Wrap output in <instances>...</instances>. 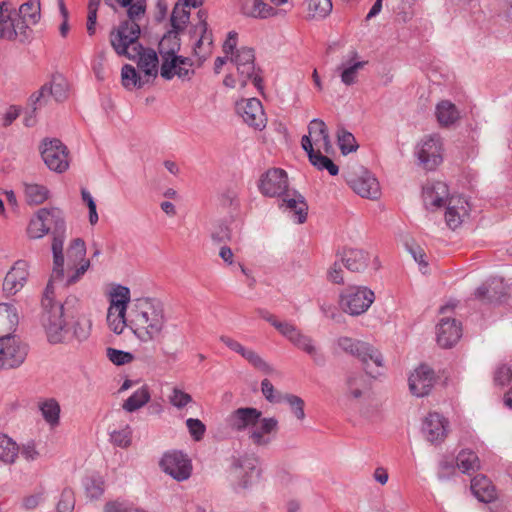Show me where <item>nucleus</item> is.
<instances>
[{"label": "nucleus", "instance_id": "obj_53", "mask_svg": "<svg viewBox=\"0 0 512 512\" xmlns=\"http://www.w3.org/2000/svg\"><path fill=\"white\" fill-rule=\"evenodd\" d=\"M189 15V12L185 10L184 5L180 6V4H176L170 17L172 29L177 32L184 30V27L189 20Z\"/></svg>", "mask_w": 512, "mask_h": 512}, {"label": "nucleus", "instance_id": "obj_4", "mask_svg": "<svg viewBox=\"0 0 512 512\" xmlns=\"http://www.w3.org/2000/svg\"><path fill=\"white\" fill-rule=\"evenodd\" d=\"M38 216H43L44 226L47 227L48 234L52 235V254H53V279H63L64 277V255L63 245L66 238V223L64 213L56 207L41 208L37 211Z\"/></svg>", "mask_w": 512, "mask_h": 512}, {"label": "nucleus", "instance_id": "obj_30", "mask_svg": "<svg viewBox=\"0 0 512 512\" xmlns=\"http://www.w3.org/2000/svg\"><path fill=\"white\" fill-rule=\"evenodd\" d=\"M449 190L446 183L437 181L423 189V201L427 208H439L449 199Z\"/></svg>", "mask_w": 512, "mask_h": 512}, {"label": "nucleus", "instance_id": "obj_34", "mask_svg": "<svg viewBox=\"0 0 512 512\" xmlns=\"http://www.w3.org/2000/svg\"><path fill=\"white\" fill-rule=\"evenodd\" d=\"M357 57L358 53L352 51L350 58L343 61L337 68V70L341 71L340 78L346 86H351L357 82L358 71L367 64L366 61H356Z\"/></svg>", "mask_w": 512, "mask_h": 512}, {"label": "nucleus", "instance_id": "obj_14", "mask_svg": "<svg viewBox=\"0 0 512 512\" xmlns=\"http://www.w3.org/2000/svg\"><path fill=\"white\" fill-rule=\"evenodd\" d=\"M67 91V80L62 75H54L50 83L44 84L36 93L31 95L30 102L33 112L45 105L50 96L58 102L63 101L67 97Z\"/></svg>", "mask_w": 512, "mask_h": 512}, {"label": "nucleus", "instance_id": "obj_22", "mask_svg": "<svg viewBox=\"0 0 512 512\" xmlns=\"http://www.w3.org/2000/svg\"><path fill=\"white\" fill-rule=\"evenodd\" d=\"M448 420L437 412L429 413L423 421L422 433L432 444L441 443L448 434Z\"/></svg>", "mask_w": 512, "mask_h": 512}, {"label": "nucleus", "instance_id": "obj_47", "mask_svg": "<svg viewBox=\"0 0 512 512\" xmlns=\"http://www.w3.org/2000/svg\"><path fill=\"white\" fill-rule=\"evenodd\" d=\"M43 418L51 425L58 424L60 406L54 399H49L42 402L39 406Z\"/></svg>", "mask_w": 512, "mask_h": 512}, {"label": "nucleus", "instance_id": "obj_2", "mask_svg": "<svg viewBox=\"0 0 512 512\" xmlns=\"http://www.w3.org/2000/svg\"><path fill=\"white\" fill-rule=\"evenodd\" d=\"M62 280L53 279L52 272L41 299V322L51 344L70 340V328L64 318V304L55 300L54 281Z\"/></svg>", "mask_w": 512, "mask_h": 512}, {"label": "nucleus", "instance_id": "obj_48", "mask_svg": "<svg viewBox=\"0 0 512 512\" xmlns=\"http://www.w3.org/2000/svg\"><path fill=\"white\" fill-rule=\"evenodd\" d=\"M86 245L83 239L75 238L71 241L67 249V258L69 263H76L77 261H86Z\"/></svg>", "mask_w": 512, "mask_h": 512}, {"label": "nucleus", "instance_id": "obj_54", "mask_svg": "<svg viewBox=\"0 0 512 512\" xmlns=\"http://www.w3.org/2000/svg\"><path fill=\"white\" fill-rule=\"evenodd\" d=\"M240 355L256 369L266 374H271L273 372V368L255 351L244 348Z\"/></svg>", "mask_w": 512, "mask_h": 512}, {"label": "nucleus", "instance_id": "obj_42", "mask_svg": "<svg viewBox=\"0 0 512 512\" xmlns=\"http://www.w3.org/2000/svg\"><path fill=\"white\" fill-rule=\"evenodd\" d=\"M148 80H146L147 82ZM121 82L125 89L133 90L135 88H141L145 84L136 69L130 65L125 64L121 69Z\"/></svg>", "mask_w": 512, "mask_h": 512}, {"label": "nucleus", "instance_id": "obj_5", "mask_svg": "<svg viewBox=\"0 0 512 512\" xmlns=\"http://www.w3.org/2000/svg\"><path fill=\"white\" fill-rule=\"evenodd\" d=\"M337 345L345 353L358 358L371 377L381 374L379 369L383 367L382 354L369 343L343 336L337 339Z\"/></svg>", "mask_w": 512, "mask_h": 512}, {"label": "nucleus", "instance_id": "obj_61", "mask_svg": "<svg viewBox=\"0 0 512 512\" xmlns=\"http://www.w3.org/2000/svg\"><path fill=\"white\" fill-rule=\"evenodd\" d=\"M75 505L74 493L71 488H65L57 504L58 512H72Z\"/></svg>", "mask_w": 512, "mask_h": 512}, {"label": "nucleus", "instance_id": "obj_58", "mask_svg": "<svg viewBox=\"0 0 512 512\" xmlns=\"http://www.w3.org/2000/svg\"><path fill=\"white\" fill-rule=\"evenodd\" d=\"M131 438H132V431L129 426H126L125 428L113 431L110 434V440L111 442L121 448H126L131 444Z\"/></svg>", "mask_w": 512, "mask_h": 512}, {"label": "nucleus", "instance_id": "obj_60", "mask_svg": "<svg viewBox=\"0 0 512 512\" xmlns=\"http://www.w3.org/2000/svg\"><path fill=\"white\" fill-rule=\"evenodd\" d=\"M211 238L216 243L229 242L232 239L231 229L227 224L219 222L214 226L211 232Z\"/></svg>", "mask_w": 512, "mask_h": 512}, {"label": "nucleus", "instance_id": "obj_16", "mask_svg": "<svg viewBox=\"0 0 512 512\" xmlns=\"http://www.w3.org/2000/svg\"><path fill=\"white\" fill-rule=\"evenodd\" d=\"M160 466L166 474L179 482L187 480L192 473L191 460L180 451L165 453Z\"/></svg>", "mask_w": 512, "mask_h": 512}, {"label": "nucleus", "instance_id": "obj_26", "mask_svg": "<svg viewBox=\"0 0 512 512\" xmlns=\"http://www.w3.org/2000/svg\"><path fill=\"white\" fill-rule=\"evenodd\" d=\"M445 221L447 226L455 230L461 226L469 214V203L463 196H451L446 203Z\"/></svg>", "mask_w": 512, "mask_h": 512}, {"label": "nucleus", "instance_id": "obj_12", "mask_svg": "<svg viewBox=\"0 0 512 512\" xmlns=\"http://www.w3.org/2000/svg\"><path fill=\"white\" fill-rule=\"evenodd\" d=\"M26 346L11 333L0 334V368L14 369L26 359Z\"/></svg>", "mask_w": 512, "mask_h": 512}, {"label": "nucleus", "instance_id": "obj_51", "mask_svg": "<svg viewBox=\"0 0 512 512\" xmlns=\"http://www.w3.org/2000/svg\"><path fill=\"white\" fill-rule=\"evenodd\" d=\"M43 216H38V213L31 218L27 227V236L29 239H41L48 235L47 227L44 226Z\"/></svg>", "mask_w": 512, "mask_h": 512}, {"label": "nucleus", "instance_id": "obj_28", "mask_svg": "<svg viewBox=\"0 0 512 512\" xmlns=\"http://www.w3.org/2000/svg\"><path fill=\"white\" fill-rule=\"evenodd\" d=\"M28 265L24 260H18L6 274L3 281V290L9 295L19 292L28 278Z\"/></svg>", "mask_w": 512, "mask_h": 512}, {"label": "nucleus", "instance_id": "obj_56", "mask_svg": "<svg viewBox=\"0 0 512 512\" xmlns=\"http://www.w3.org/2000/svg\"><path fill=\"white\" fill-rule=\"evenodd\" d=\"M310 163L318 170H327L330 175L335 176L339 172L338 166L320 151L309 159Z\"/></svg>", "mask_w": 512, "mask_h": 512}, {"label": "nucleus", "instance_id": "obj_57", "mask_svg": "<svg viewBox=\"0 0 512 512\" xmlns=\"http://www.w3.org/2000/svg\"><path fill=\"white\" fill-rule=\"evenodd\" d=\"M106 356L113 364L117 366L129 364L134 359L133 354H131L130 352L118 350L111 347L106 349Z\"/></svg>", "mask_w": 512, "mask_h": 512}, {"label": "nucleus", "instance_id": "obj_27", "mask_svg": "<svg viewBox=\"0 0 512 512\" xmlns=\"http://www.w3.org/2000/svg\"><path fill=\"white\" fill-rule=\"evenodd\" d=\"M258 426L252 427L249 439L256 446H268L278 432V420L274 417H260Z\"/></svg>", "mask_w": 512, "mask_h": 512}, {"label": "nucleus", "instance_id": "obj_39", "mask_svg": "<svg viewBox=\"0 0 512 512\" xmlns=\"http://www.w3.org/2000/svg\"><path fill=\"white\" fill-rule=\"evenodd\" d=\"M456 465L462 473L470 475L480 469V460L471 450H462L456 458Z\"/></svg>", "mask_w": 512, "mask_h": 512}, {"label": "nucleus", "instance_id": "obj_55", "mask_svg": "<svg viewBox=\"0 0 512 512\" xmlns=\"http://www.w3.org/2000/svg\"><path fill=\"white\" fill-rule=\"evenodd\" d=\"M240 355L256 369L266 374H271L273 372V368L255 351L244 348Z\"/></svg>", "mask_w": 512, "mask_h": 512}, {"label": "nucleus", "instance_id": "obj_9", "mask_svg": "<svg viewBox=\"0 0 512 512\" xmlns=\"http://www.w3.org/2000/svg\"><path fill=\"white\" fill-rule=\"evenodd\" d=\"M130 302V290L124 286H118L111 295V303L108 308L107 321L110 329L121 334L129 322L126 319L127 304Z\"/></svg>", "mask_w": 512, "mask_h": 512}, {"label": "nucleus", "instance_id": "obj_17", "mask_svg": "<svg viewBox=\"0 0 512 512\" xmlns=\"http://www.w3.org/2000/svg\"><path fill=\"white\" fill-rule=\"evenodd\" d=\"M260 193L266 197H281L288 189V176L281 168H271L260 176Z\"/></svg>", "mask_w": 512, "mask_h": 512}, {"label": "nucleus", "instance_id": "obj_36", "mask_svg": "<svg viewBox=\"0 0 512 512\" xmlns=\"http://www.w3.org/2000/svg\"><path fill=\"white\" fill-rule=\"evenodd\" d=\"M308 132L310 136L314 138L316 145L322 142V148L325 153L329 154L333 151L328 128L323 120L318 118L313 119L308 125Z\"/></svg>", "mask_w": 512, "mask_h": 512}, {"label": "nucleus", "instance_id": "obj_18", "mask_svg": "<svg viewBox=\"0 0 512 512\" xmlns=\"http://www.w3.org/2000/svg\"><path fill=\"white\" fill-rule=\"evenodd\" d=\"M282 335L295 347L307 353L316 365H325L326 358L315 345L314 340L310 336L303 334L295 325L290 323Z\"/></svg>", "mask_w": 512, "mask_h": 512}, {"label": "nucleus", "instance_id": "obj_64", "mask_svg": "<svg viewBox=\"0 0 512 512\" xmlns=\"http://www.w3.org/2000/svg\"><path fill=\"white\" fill-rule=\"evenodd\" d=\"M186 426L195 441H200L204 437L206 427L201 420L189 418L186 420Z\"/></svg>", "mask_w": 512, "mask_h": 512}, {"label": "nucleus", "instance_id": "obj_15", "mask_svg": "<svg viewBox=\"0 0 512 512\" xmlns=\"http://www.w3.org/2000/svg\"><path fill=\"white\" fill-rule=\"evenodd\" d=\"M259 459L254 454H245L234 457L231 463V471L238 479V485L244 489L250 487L253 480L258 478L260 470L257 469Z\"/></svg>", "mask_w": 512, "mask_h": 512}, {"label": "nucleus", "instance_id": "obj_8", "mask_svg": "<svg viewBox=\"0 0 512 512\" xmlns=\"http://www.w3.org/2000/svg\"><path fill=\"white\" fill-rule=\"evenodd\" d=\"M415 155L425 170H435L443 161V142L440 135L424 136L415 148Z\"/></svg>", "mask_w": 512, "mask_h": 512}, {"label": "nucleus", "instance_id": "obj_49", "mask_svg": "<svg viewBox=\"0 0 512 512\" xmlns=\"http://www.w3.org/2000/svg\"><path fill=\"white\" fill-rule=\"evenodd\" d=\"M309 16L312 18H325L332 11L331 0H308Z\"/></svg>", "mask_w": 512, "mask_h": 512}, {"label": "nucleus", "instance_id": "obj_45", "mask_svg": "<svg viewBox=\"0 0 512 512\" xmlns=\"http://www.w3.org/2000/svg\"><path fill=\"white\" fill-rule=\"evenodd\" d=\"M25 196L29 204L39 205L49 197V190L39 184H26Z\"/></svg>", "mask_w": 512, "mask_h": 512}, {"label": "nucleus", "instance_id": "obj_52", "mask_svg": "<svg viewBox=\"0 0 512 512\" xmlns=\"http://www.w3.org/2000/svg\"><path fill=\"white\" fill-rule=\"evenodd\" d=\"M512 381V369L507 364H498L493 372V384L495 387L503 388Z\"/></svg>", "mask_w": 512, "mask_h": 512}, {"label": "nucleus", "instance_id": "obj_25", "mask_svg": "<svg viewBox=\"0 0 512 512\" xmlns=\"http://www.w3.org/2000/svg\"><path fill=\"white\" fill-rule=\"evenodd\" d=\"M261 416L262 412L256 408L241 407L227 417V424L232 430L242 432L258 425Z\"/></svg>", "mask_w": 512, "mask_h": 512}, {"label": "nucleus", "instance_id": "obj_40", "mask_svg": "<svg viewBox=\"0 0 512 512\" xmlns=\"http://www.w3.org/2000/svg\"><path fill=\"white\" fill-rule=\"evenodd\" d=\"M150 398L151 395L148 386L143 385L124 401L122 407L127 412H134L146 405Z\"/></svg>", "mask_w": 512, "mask_h": 512}, {"label": "nucleus", "instance_id": "obj_7", "mask_svg": "<svg viewBox=\"0 0 512 512\" xmlns=\"http://www.w3.org/2000/svg\"><path fill=\"white\" fill-rule=\"evenodd\" d=\"M180 38L179 32L175 30L168 31L160 40L158 45V51L162 58V64L160 68L161 76L166 80H171L173 78V73H171V68L174 67L175 62L178 60L189 64V58L178 56L177 53L180 50Z\"/></svg>", "mask_w": 512, "mask_h": 512}, {"label": "nucleus", "instance_id": "obj_20", "mask_svg": "<svg viewBox=\"0 0 512 512\" xmlns=\"http://www.w3.org/2000/svg\"><path fill=\"white\" fill-rule=\"evenodd\" d=\"M236 111L249 126L258 130L266 126L265 113L259 99L249 98L237 102Z\"/></svg>", "mask_w": 512, "mask_h": 512}, {"label": "nucleus", "instance_id": "obj_32", "mask_svg": "<svg viewBox=\"0 0 512 512\" xmlns=\"http://www.w3.org/2000/svg\"><path fill=\"white\" fill-rule=\"evenodd\" d=\"M238 8L241 14L255 19H266L274 16L276 11L263 0H238Z\"/></svg>", "mask_w": 512, "mask_h": 512}, {"label": "nucleus", "instance_id": "obj_37", "mask_svg": "<svg viewBox=\"0 0 512 512\" xmlns=\"http://www.w3.org/2000/svg\"><path fill=\"white\" fill-rule=\"evenodd\" d=\"M369 254L361 249H348L344 251L342 262L352 272L364 271L369 262Z\"/></svg>", "mask_w": 512, "mask_h": 512}, {"label": "nucleus", "instance_id": "obj_31", "mask_svg": "<svg viewBox=\"0 0 512 512\" xmlns=\"http://www.w3.org/2000/svg\"><path fill=\"white\" fill-rule=\"evenodd\" d=\"M282 197L280 207H285L295 215L296 222L302 224L307 219L308 205L305 198L296 191H287Z\"/></svg>", "mask_w": 512, "mask_h": 512}, {"label": "nucleus", "instance_id": "obj_44", "mask_svg": "<svg viewBox=\"0 0 512 512\" xmlns=\"http://www.w3.org/2000/svg\"><path fill=\"white\" fill-rule=\"evenodd\" d=\"M18 455V446L10 437L5 434L0 435V460L11 464Z\"/></svg>", "mask_w": 512, "mask_h": 512}, {"label": "nucleus", "instance_id": "obj_43", "mask_svg": "<svg viewBox=\"0 0 512 512\" xmlns=\"http://www.w3.org/2000/svg\"><path fill=\"white\" fill-rule=\"evenodd\" d=\"M198 16L200 19L199 24L196 26V29L201 32V37L196 42L194 46V52L196 55H201L202 46L207 43L208 49L205 51L206 54L210 53V46L212 45V35L211 32L208 31V24L206 22V18L204 17V12L199 11Z\"/></svg>", "mask_w": 512, "mask_h": 512}, {"label": "nucleus", "instance_id": "obj_3", "mask_svg": "<svg viewBox=\"0 0 512 512\" xmlns=\"http://www.w3.org/2000/svg\"><path fill=\"white\" fill-rule=\"evenodd\" d=\"M114 11L117 7L127 8L128 20L120 23L110 35V42L116 53H126L129 44L136 42L140 36V26L136 22L146 11L145 0H104Z\"/></svg>", "mask_w": 512, "mask_h": 512}, {"label": "nucleus", "instance_id": "obj_6", "mask_svg": "<svg viewBox=\"0 0 512 512\" xmlns=\"http://www.w3.org/2000/svg\"><path fill=\"white\" fill-rule=\"evenodd\" d=\"M29 28L25 21L16 17V10L11 2H0V39L14 41L19 39L24 43L29 39Z\"/></svg>", "mask_w": 512, "mask_h": 512}, {"label": "nucleus", "instance_id": "obj_41", "mask_svg": "<svg viewBox=\"0 0 512 512\" xmlns=\"http://www.w3.org/2000/svg\"><path fill=\"white\" fill-rule=\"evenodd\" d=\"M16 17L20 21H25L28 26L29 24H36L40 19V1L29 0L22 4L19 12H16Z\"/></svg>", "mask_w": 512, "mask_h": 512}, {"label": "nucleus", "instance_id": "obj_29", "mask_svg": "<svg viewBox=\"0 0 512 512\" xmlns=\"http://www.w3.org/2000/svg\"><path fill=\"white\" fill-rule=\"evenodd\" d=\"M462 336V328L455 319L442 318L437 325V342L443 348L455 345Z\"/></svg>", "mask_w": 512, "mask_h": 512}, {"label": "nucleus", "instance_id": "obj_35", "mask_svg": "<svg viewBox=\"0 0 512 512\" xmlns=\"http://www.w3.org/2000/svg\"><path fill=\"white\" fill-rule=\"evenodd\" d=\"M471 491L481 502L489 503L496 498L492 482L485 475H477L471 480Z\"/></svg>", "mask_w": 512, "mask_h": 512}, {"label": "nucleus", "instance_id": "obj_23", "mask_svg": "<svg viewBox=\"0 0 512 512\" xmlns=\"http://www.w3.org/2000/svg\"><path fill=\"white\" fill-rule=\"evenodd\" d=\"M434 371L427 365H420L408 379L409 389L416 397L428 395L434 385Z\"/></svg>", "mask_w": 512, "mask_h": 512}, {"label": "nucleus", "instance_id": "obj_24", "mask_svg": "<svg viewBox=\"0 0 512 512\" xmlns=\"http://www.w3.org/2000/svg\"><path fill=\"white\" fill-rule=\"evenodd\" d=\"M352 190L363 198L377 199L380 196V185L378 180L369 172L362 171L348 180Z\"/></svg>", "mask_w": 512, "mask_h": 512}, {"label": "nucleus", "instance_id": "obj_21", "mask_svg": "<svg viewBox=\"0 0 512 512\" xmlns=\"http://www.w3.org/2000/svg\"><path fill=\"white\" fill-rule=\"evenodd\" d=\"M475 298L488 304H499L506 300L508 287L500 278H492L475 290Z\"/></svg>", "mask_w": 512, "mask_h": 512}, {"label": "nucleus", "instance_id": "obj_11", "mask_svg": "<svg viewBox=\"0 0 512 512\" xmlns=\"http://www.w3.org/2000/svg\"><path fill=\"white\" fill-rule=\"evenodd\" d=\"M40 150L44 163L51 171L63 173L69 168L68 148L59 139H44Z\"/></svg>", "mask_w": 512, "mask_h": 512}, {"label": "nucleus", "instance_id": "obj_62", "mask_svg": "<svg viewBox=\"0 0 512 512\" xmlns=\"http://www.w3.org/2000/svg\"><path fill=\"white\" fill-rule=\"evenodd\" d=\"M283 399L290 405L297 419L303 420L305 418L304 401L299 396L286 394Z\"/></svg>", "mask_w": 512, "mask_h": 512}, {"label": "nucleus", "instance_id": "obj_63", "mask_svg": "<svg viewBox=\"0 0 512 512\" xmlns=\"http://www.w3.org/2000/svg\"><path fill=\"white\" fill-rule=\"evenodd\" d=\"M193 65L192 60L189 58V64L184 62L176 61L174 67L171 68V73H173V77L177 76L182 80H189L191 76L194 74V70L191 68Z\"/></svg>", "mask_w": 512, "mask_h": 512}, {"label": "nucleus", "instance_id": "obj_1", "mask_svg": "<svg viewBox=\"0 0 512 512\" xmlns=\"http://www.w3.org/2000/svg\"><path fill=\"white\" fill-rule=\"evenodd\" d=\"M128 322L129 328L141 343L161 344L168 322L164 303L152 297L135 299Z\"/></svg>", "mask_w": 512, "mask_h": 512}, {"label": "nucleus", "instance_id": "obj_13", "mask_svg": "<svg viewBox=\"0 0 512 512\" xmlns=\"http://www.w3.org/2000/svg\"><path fill=\"white\" fill-rule=\"evenodd\" d=\"M375 300L372 290L363 286L350 287L341 295V306L350 315L357 316L368 310Z\"/></svg>", "mask_w": 512, "mask_h": 512}, {"label": "nucleus", "instance_id": "obj_50", "mask_svg": "<svg viewBox=\"0 0 512 512\" xmlns=\"http://www.w3.org/2000/svg\"><path fill=\"white\" fill-rule=\"evenodd\" d=\"M220 205L229 212H236L240 207L239 193L234 188H228L219 196Z\"/></svg>", "mask_w": 512, "mask_h": 512}, {"label": "nucleus", "instance_id": "obj_59", "mask_svg": "<svg viewBox=\"0 0 512 512\" xmlns=\"http://www.w3.org/2000/svg\"><path fill=\"white\" fill-rule=\"evenodd\" d=\"M90 329L89 320L79 319L74 323L72 332L70 331V339L74 337L78 341L86 340L90 335Z\"/></svg>", "mask_w": 512, "mask_h": 512}, {"label": "nucleus", "instance_id": "obj_10", "mask_svg": "<svg viewBox=\"0 0 512 512\" xmlns=\"http://www.w3.org/2000/svg\"><path fill=\"white\" fill-rule=\"evenodd\" d=\"M231 61L236 65L240 76L241 87L244 88L249 80H252L254 86L261 93L263 92V79L255 71L254 50L249 47H241L236 54L231 57Z\"/></svg>", "mask_w": 512, "mask_h": 512}, {"label": "nucleus", "instance_id": "obj_46", "mask_svg": "<svg viewBox=\"0 0 512 512\" xmlns=\"http://www.w3.org/2000/svg\"><path fill=\"white\" fill-rule=\"evenodd\" d=\"M337 141L341 153L347 155L351 152H355L358 149V144L352 133L344 128H339L337 131Z\"/></svg>", "mask_w": 512, "mask_h": 512}, {"label": "nucleus", "instance_id": "obj_38", "mask_svg": "<svg viewBox=\"0 0 512 512\" xmlns=\"http://www.w3.org/2000/svg\"><path fill=\"white\" fill-rule=\"evenodd\" d=\"M436 117L441 126H449L459 119L460 114L452 102L443 100L436 106Z\"/></svg>", "mask_w": 512, "mask_h": 512}, {"label": "nucleus", "instance_id": "obj_33", "mask_svg": "<svg viewBox=\"0 0 512 512\" xmlns=\"http://www.w3.org/2000/svg\"><path fill=\"white\" fill-rule=\"evenodd\" d=\"M371 382L367 376L359 372H351L345 380L346 396L352 399H361L370 391Z\"/></svg>", "mask_w": 512, "mask_h": 512}, {"label": "nucleus", "instance_id": "obj_19", "mask_svg": "<svg viewBox=\"0 0 512 512\" xmlns=\"http://www.w3.org/2000/svg\"><path fill=\"white\" fill-rule=\"evenodd\" d=\"M117 54L126 56L130 59H134L138 56V67L144 72L145 76H157L159 62L157 53L155 52V50L151 48H143V46L140 43H138V39L136 40V42L129 44V46L126 49V53Z\"/></svg>", "mask_w": 512, "mask_h": 512}]
</instances>
